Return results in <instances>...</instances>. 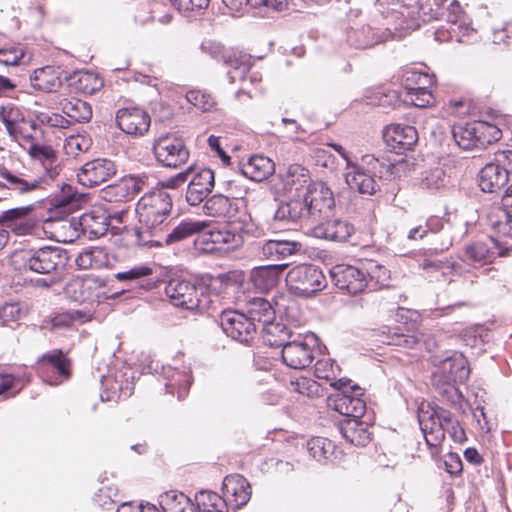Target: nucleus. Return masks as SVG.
Masks as SVG:
<instances>
[{
  "label": "nucleus",
  "instance_id": "obj_1",
  "mask_svg": "<svg viewBox=\"0 0 512 512\" xmlns=\"http://www.w3.org/2000/svg\"><path fill=\"white\" fill-rule=\"evenodd\" d=\"M172 206L170 195L163 189L151 190L139 199L135 209L139 226L134 230L139 245L149 248L162 246L154 237L162 230Z\"/></svg>",
  "mask_w": 512,
  "mask_h": 512
},
{
  "label": "nucleus",
  "instance_id": "obj_2",
  "mask_svg": "<svg viewBox=\"0 0 512 512\" xmlns=\"http://www.w3.org/2000/svg\"><path fill=\"white\" fill-rule=\"evenodd\" d=\"M28 153L42 167L41 175L24 178L13 174L3 166L0 167V176L9 183L8 189L20 194L45 190L61 171L57 153L51 146L32 143Z\"/></svg>",
  "mask_w": 512,
  "mask_h": 512
},
{
  "label": "nucleus",
  "instance_id": "obj_3",
  "mask_svg": "<svg viewBox=\"0 0 512 512\" xmlns=\"http://www.w3.org/2000/svg\"><path fill=\"white\" fill-rule=\"evenodd\" d=\"M331 147L346 161L347 171L344 177L351 190L373 195L380 189L378 179L390 171L391 164L371 154L363 155L359 161H353L341 145L331 144Z\"/></svg>",
  "mask_w": 512,
  "mask_h": 512
},
{
  "label": "nucleus",
  "instance_id": "obj_4",
  "mask_svg": "<svg viewBox=\"0 0 512 512\" xmlns=\"http://www.w3.org/2000/svg\"><path fill=\"white\" fill-rule=\"evenodd\" d=\"M418 419L425 441L432 449V454L438 453V447L443 442L445 433H448L454 442L463 443L466 440L463 427L453 414L446 409L436 407L421 411Z\"/></svg>",
  "mask_w": 512,
  "mask_h": 512
},
{
  "label": "nucleus",
  "instance_id": "obj_5",
  "mask_svg": "<svg viewBox=\"0 0 512 512\" xmlns=\"http://www.w3.org/2000/svg\"><path fill=\"white\" fill-rule=\"evenodd\" d=\"M453 138L463 150L483 149L502 137L501 130L494 124L474 121L453 127Z\"/></svg>",
  "mask_w": 512,
  "mask_h": 512
},
{
  "label": "nucleus",
  "instance_id": "obj_6",
  "mask_svg": "<svg viewBox=\"0 0 512 512\" xmlns=\"http://www.w3.org/2000/svg\"><path fill=\"white\" fill-rule=\"evenodd\" d=\"M512 175V150H498L493 158L479 171L477 181L480 189L486 193L500 191Z\"/></svg>",
  "mask_w": 512,
  "mask_h": 512
},
{
  "label": "nucleus",
  "instance_id": "obj_7",
  "mask_svg": "<svg viewBox=\"0 0 512 512\" xmlns=\"http://www.w3.org/2000/svg\"><path fill=\"white\" fill-rule=\"evenodd\" d=\"M165 293L175 307L186 310H208L217 301L205 295L204 286H196L185 280L169 281Z\"/></svg>",
  "mask_w": 512,
  "mask_h": 512
},
{
  "label": "nucleus",
  "instance_id": "obj_8",
  "mask_svg": "<svg viewBox=\"0 0 512 512\" xmlns=\"http://www.w3.org/2000/svg\"><path fill=\"white\" fill-rule=\"evenodd\" d=\"M286 284L295 295L309 297L326 286L322 270L311 264H301L289 270Z\"/></svg>",
  "mask_w": 512,
  "mask_h": 512
},
{
  "label": "nucleus",
  "instance_id": "obj_9",
  "mask_svg": "<svg viewBox=\"0 0 512 512\" xmlns=\"http://www.w3.org/2000/svg\"><path fill=\"white\" fill-rule=\"evenodd\" d=\"M20 256L26 268L40 274L62 270L68 262L67 252L61 247L46 246L23 252Z\"/></svg>",
  "mask_w": 512,
  "mask_h": 512
},
{
  "label": "nucleus",
  "instance_id": "obj_10",
  "mask_svg": "<svg viewBox=\"0 0 512 512\" xmlns=\"http://www.w3.org/2000/svg\"><path fill=\"white\" fill-rule=\"evenodd\" d=\"M317 337L313 333L298 334L282 348V360L292 369L302 370L314 360Z\"/></svg>",
  "mask_w": 512,
  "mask_h": 512
},
{
  "label": "nucleus",
  "instance_id": "obj_11",
  "mask_svg": "<svg viewBox=\"0 0 512 512\" xmlns=\"http://www.w3.org/2000/svg\"><path fill=\"white\" fill-rule=\"evenodd\" d=\"M331 387L340 391L336 398V410L348 419L361 418L366 410L363 396V389L357 385H352L350 379L340 378L332 382Z\"/></svg>",
  "mask_w": 512,
  "mask_h": 512
},
{
  "label": "nucleus",
  "instance_id": "obj_12",
  "mask_svg": "<svg viewBox=\"0 0 512 512\" xmlns=\"http://www.w3.org/2000/svg\"><path fill=\"white\" fill-rule=\"evenodd\" d=\"M153 152L162 166L174 169L186 164L190 157L183 138L174 134L158 138L153 145Z\"/></svg>",
  "mask_w": 512,
  "mask_h": 512
},
{
  "label": "nucleus",
  "instance_id": "obj_13",
  "mask_svg": "<svg viewBox=\"0 0 512 512\" xmlns=\"http://www.w3.org/2000/svg\"><path fill=\"white\" fill-rule=\"evenodd\" d=\"M312 182L307 168L300 164H291L274 177L272 187L276 194L303 196Z\"/></svg>",
  "mask_w": 512,
  "mask_h": 512
},
{
  "label": "nucleus",
  "instance_id": "obj_14",
  "mask_svg": "<svg viewBox=\"0 0 512 512\" xmlns=\"http://www.w3.org/2000/svg\"><path fill=\"white\" fill-rule=\"evenodd\" d=\"M225 63L229 70L227 72L231 83L240 81L241 88L236 93V98H240L242 94H246L251 98V91L249 87L255 83L260 82L261 77L257 73H250V56L242 53H232L225 58Z\"/></svg>",
  "mask_w": 512,
  "mask_h": 512
},
{
  "label": "nucleus",
  "instance_id": "obj_15",
  "mask_svg": "<svg viewBox=\"0 0 512 512\" xmlns=\"http://www.w3.org/2000/svg\"><path fill=\"white\" fill-rule=\"evenodd\" d=\"M330 277L337 288L350 294L362 292L368 286L365 271L352 265H335L330 270Z\"/></svg>",
  "mask_w": 512,
  "mask_h": 512
},
{
  "label": "nucleus",
  "instance_id": "obj_16",
  "mask_svg": "<svg viewBox=\"0 0 512 512\" xmlns=\"http://www.w3.org/2000/svg\"><path fill=\"white\" fill-rule=\"evenodd\" d=\"M303 197L306 198L312 212L313 222L328 217L335 206L333 192L321 181H313L305 190Z\"/></svg>",
  "mask_w": 512,
  "mask_h": 512
},
{
  "label": "nucleus",
  "instance_id": "obj_17",
  "mask_svg": "<svg viewBox=\"0 0 512 512\" xmlns=\"http://www.w3.org/2000/svg\"><path fill=\"white\" fill-rule=\"evenodd\" d=\"M220 325L224 333L234 340L247 343L256 333V325L252 320L237 311H223L220 316Z\"/></svg>",
  "mask_w": 512,
  "mask_h": 512
},
{
  "label": "nucleus",
  "instance_id": "obj_18",
  "mask_svg": "<svg viewBox=\"0 0 512 512\" xmlns=\"http://www.w3.org/2000/svg\"><path fill=\"white\" fill-rule=\"evenodd\" d=\"M116 174V166L113 161L106 158H98L86 162L77 173L80 184L85 187L98 186Z\"/></svg>",
  "mask_w": 512,
  "mask_h": 512
},
{
  "label": "nucleus",
  "instance_id": "obj_19",
  "mask_svg": "<svg viewBox=\"0 0 512 512\" xmlns=\"http://www.w3.org/2000/svg\"><path fill=\"white\" fill-rule=\"evenodd\" d=\"M469 373L468 362L464 355L454 352L441 361L437 371L433 373V381L434 383H463L468 379Z\"/></svg>",
  "mask_w": 512,
  "mask_h": 512
},
{
  "label": "nucleus",
  "instance_id": "obj_20",
  "mask_svg": "<svg viewBox=\"0 0 512 512\" xmlns=\"http://www.w3.org/2000/svg\"><path fill=\"white\" fill-rule=\"evenodd\" d=\"M275 220L304 224L313 221L312 212L305 197L289 195L287 201L281 202L275 214Z\"/></svg>",
  "mask_w": 512,
  "mask_h": 512
},
{
  "label": "nucleus",
  "instance_id": "obj_21",
  "mask_svg": "<svg viewBox=\"0 0 512 512\" xmlns=\"http://www.w3.org/2000/svg\"><path fill=\"white\" fill-rule=\"evenodd\" d=\"M508 249L499 247L498 242L493 238L484 241H476L467 245L464 249L462 260L469 264L485 265L492 262L496 255L504 257Z\"/></svg>",
  "mask_w": 512,
  "mask_h": 512
},
{
  "label": "nucleus",
  "instance_id": "obj_22",
  "mask_svg": "<svg viewBox=\"0 0 512 512\" xmlns=\"http://www.w3.org/2000/svg\"><path fill=\"white\" fill-rule=\"evenodd\" d=\"M118 127L130 135H143L150 127L149 114L138 107L122 108L116 114Z\"/></svg>",
  "mask_w": 512,
  "mask_h": 512
},
{
  "label": "nucleus",
  "instance_id": "obj_23",
  "mask_svg": "<svg viewBox=\"0 0 512 512\" xmlns=\"http://www.w3.org/2000/svg\"><path fill=\"white\" fill-rule=\"evenodd\" d=\"M384 139L396 153H403L414 147L418 141V133L413 126L392 124L384 130Z\"/></svg>",
  "mask_w": 512,
  "mask_h": 512
},
{
  "label": "nucleus",
  "instance_id": "obj_24",
  "mask_svg": "<svg viewBox=\"0 0 512 512\" xmlns=\"http://www.w3.org/2000/svg\"><path fill=\"white\" fill-rule=\"evenodd\" d=\"M215 183L214 172L209 168H203L195 173L190 180L186 200L189 205L196 206L203 202L211 193Z\"/></svg>",
  "mask_w": 512,
  "mask_h": 512
},
{
  "label": "nucleus",
  "instance_id": "obj_25",
  "mask_svg": "<svg viewBox=\"0 0 512 512\" xmlns=\"http://www.w3.org/2000/svg\"><path fill=\"white\" fill-rule=\"evenodd\" d=\"M199 239L202 243L211 244V247L206 248L209 251L234 250L243 244L242 234L228 228L204 231Z\"/></svg>",
  "mask_w": 512,
  "mask_h": 512
},
{
  "label": "nucleus",
  "instance_id": "obj_26",
  "mask_svg": "<svg viewBox=\"0 0 512 512\" xmlns=\"http://www.w3.org/2000/svg\"><path fill=\"white\" fill-rule=\"evenodd\" d=\"M222 490L226 502H229L235 508H240L247 504L251 497L249 482L239 474L226 476L223 481Z\"/></svg>",
  "mask_w": 512,
  "mask_h": 512
},
{
  "label": "nucleus",
  "instance_id": "obj_27",
  "mask_svg": "<svg viewBox=\"0 0 512 512\" xmlns=\"http://www.w3.org/2000/svg\"><path fill=\"white\" fill-rule=\"evenodd\" d=\"M39 369L44 375L48 372H56L55 379H46L50 385H58L70 375L69 361L61 350H53L43 354L38 361Z\"/></svg>",
  "mask_w": 512,
  "mask_h": 512
},
{
  "label": "nucleus",
  "instance_id": "obj_28",
  "mask_svg": "<svg viewBox=\"0 0 512 512\" xmlns=\"http://www.w3.org/2000/svg\"><path fill=\"white\" fill-rule=\"evenodd\" d=\"M301 249V244L296 241L270 239L261 247V255L264 259L277 262L287 259Z\"/></svg>",
  "mask_w": 512,
  "mask_h": 512
},
{
  "label": "nucleus",
  "instance_id": "obj_29",
  "mask_svg": "<svg viewBox=\"0 0 512 512\" xmlns=\"http://www.w3.org/2000/svg\"><path fill=\"white\" fill-rule=\"evenodd\" d=\"M166 392L177 393L179 400H182L188 393L192 383V376L189 370H177L173 367L163 368Z\"/></svg>",
  "mask_w": 512,
  "mask_h": 512
},
{
  "label": "nucleus",
  "instance_id": "obj_30",
  "mask_svg": "<svg viewBox=\"0 0 512 512\" xmlns=\"http://www.w3.org/2000/svg\"><path fill=\"white\" fill-rule=\"evenodd\" d=\"M274 171V162L263 155H253L246 162L241 164L242 174L256 182L267 179Z\"/></svg>",
  "mask_w": 512,
  "mask_h": 512
},
{
  "label": "nucleus",
  "instance_id": "obj_31",
  "mask_svg": "<svg viewBox=\"0 0 512 512\" xmlns=\"http://www.w3.org/2000/svg\"><path fill=\"white\" fill-rule=\"evenodd\" d=\"M288 264H270L253 269L251 281L261 291H269L274 288Z\"/></svg>",
  "mask_w": 512,
  "mask_h": 512
},
{
  "label": "nucleus",
  "instance_id": "obj_32",
  "mask_svg": "<svg viewBox=\"0 0 512 512\" xmlns=\"http://www.w3.org/2000/svg\"><path fill=\"white\" fill-rule=\"evenodd\" d=\"M60 70L54 66L36 69L30 76L31 86L42 92H53L61 86Z\"/></svg>",
  "mask_w": 512,
  "mask_h": 512
},
{
  "label": "nucleus",
  "instance_id": "obj_33",
  "mask_svg": "<svg viewBox=\"0 0 512 512\" xmlns=\"http://www.w3.org/2000/svg\"><path fill=\"white\" fill-rule=\"evenodd\" d=\"M209 226V221L194 219L182 220L169 234H167L165 244L171 245L186 240L193 235L202 234V232H204Z\"/></svg>",
  "mask_w": 512,
  "mask_h": 512
},
{
  "label": "nucleus",
  "instance_id": "obj_34",
  "mask_svg": "<svg viewBox=\"0 0 512 512\" xmlns=\"http://www.w3.org/2000/svg\"><path fill=\"white\" fill-rule=\"evenodd\" d=\"M342 436L355 446H366L371 440V433L366 423L359 419H345L339 426Z\"/></svg>",
  "mask_w": 512,
  "mask_h": 512
},
{
  "label": "nucleus",
  "instance_id": "obj_35",
  "mask_svg": "<svg viewBox=\"0 0 512 512\" xmlns=\"http://www.w3.org/2000/svg\"><path fill=\"white\" fill-rule=\"evenodd\" d=\"M354 232L353 226L347 221L331 220L315 229V235L332 241H347Z\"/></svg>",
  "mask_w": 512,
  "mask_h": 512
},
{
  "label": "nucleus",
  "instance_id": "obj_36",
  "mask_svg": "<svg viewBox=\"0 0 512 512\" xmlns=\"http://www.w3.org/2000/svg\"><path fill=\"white\" fill-rule=\"evenodd\" d=\"M241 281V274L237 271H230L211 279L209 285L205 287V293H213L218 299L224 298L234 291Z\"/></svg>",
  "mask_w": 512,
  "mask_h": 512
},
{
  "label": "nucleus",
  "instance_id": "obj_37",
  "mask_svg": "<svg viewBox=\"0 0 512 512\" xmlns=\"http://www.w3.org/2000/svg\"><path fill=\"white\" fill-rule=\"evenodd\" d=\"M487 221L499 236L512 238V210L493 206L487 214Z\"/></svg>",
  "mask_w": 512,
  "mask_h": 512
},
{
  "label": "nucleus",
  "instance_id": "obj_38",
  "mask_svg": "<svg viewBox=\"0 0 512 512\" xmlns=\"http://www.w3.org/2000/svg\"><path fill=\"white\" fill-rule=\"evenodd\" d=\"M159 504L163 512H199L186 495L176 491H169L160 495Z\"/></svg>",
  "mask_w": 512,
  "mask_h": 512
},
{
  "label": "nucleus",
  "instance_id": "obj_39",
  "mask_svg": "<svg viewBox=\"0 0 512 512\" xmlns=\"http://www.w3.org/2000/svg\"><path fill=\"white\" fill-rule=\"evenodd\" d=\"M263 340L271 347L283 348L288 342H290L295 336L293 333L282 323L268 322L262 328Z\"/></svg>",
  "mask_w": 512,
  "mask_h": 512
},
{
  "label": "nucleus",
  "instance_id": "obj_40",
  "mask_svg": "<svg viewBox=\"0 0 512 512\" xmlns=\"http://www.w3.org/2000/svg\"><path fill=\"white\" fill-rule=\"evenodd\" d=\"M75 263L79 269H101L108 265L109 257L105 249L93 247L80 252Z\"/></svg>",
  "mask_w": 512,
  "mask_h": 512
},
{
  "label": "nucleus",
  "instance_id": "obj_41",
  "mask_svg": "<svg viewBox=\"0 0 512 512\" xmlns=\"http://www.w3.org/2000/svg\"><path fill=\"white\" fill-rule=\"evenodd\" d=\"M236 211L234 200L222 194L208 198L203 205V212L210 217H227Z\"/></svg>",
  "mask_w": 512,
  "mask_h": 512
},
{
  "label": "nucleus",
  "instance_id": "obj_42",
  "mask_svg": "<svg viewBox=\"0 0 512 512\" xmlns=\"http://www.w3.org/2000/svg\"><path fill=\"white\" fill-rule=\"evenodd\" d=\"M309 454L318 462L326 463L336 459L335 444L324 437H314L307 442Z\"/></svg>",
  "mask_w": 512,
  "mask_h": 512
},
{
  "label": "nucleus",
  "instance_id": "obj_43",
  "mask_svg": "<svg viewBox=\"0 0 512 512\" xmlns=\"http://www.w3.org/2000/svg\"><path fill=\"white\" fill-rule=\"evenodd\" d=\"M60 107L64 114L76 122H87L92 117V109L88 103L81 99L70 98L62 99Z\"/></svg>",
  "mask_w": 512,
  "mask_h": 512
},
{
  "label": "nucleus",
  "instance_id": "obj_44",
  "mask_svg": "<svg viewBox=\"0 0 512 512\" xmlns=\"http://www.w3.org/2000/svg\"><path fill=\"white\" fill-rule=\"evenodd\" d=\"M247 313L253 323L257 321L263 326L274 320L275 316V311L270 302L261 297H255L248 301Z\"/></svg>",
  "mask_w": 512,
  "mask_h": 512
},
{
  "label": "nucleus",
  "instance_id": "obj_45",
  "mask_svg": "<svg viewBox=\"0 0 512 512\" xmlns=\"http://www.w3.org/2000/svg\"><path fill=\"white\" fill-rule=\"evenodd\" d=\"M92 312L89 310H68L56 314L51 319L52 329H66L75 324H84L92 319Z\"/></svg>",
  "mask_w": 512,
  "mask_h": 512
},
{
  "label": "nucleus",
  "instance_id": "obj_46",
  "mask_svg": "<svg viewBox=\"0 0 512 512\" xmlns=\"http://www.w3.org/2000/svg\"><path fill=\"white\" fill-rule=\"evenodd\" d=\"M401 84L404 92L414 91L418 87H431L434 84V77L427 72L408 67L402 71Z\"/></svg>",
  "mask_w": 512,
  "mask_h": 512
},
{
  "label": "nucleus",
  "instance_id": "obj_47",
  "mask_svg": "<svg viewBox=\"0 0 512 512\" xmlns=\"http://www.w3.org/2000/svg\"><path fill=\"white\" fill-rule=\"evenodd\" d=\"M83 231L93 237H100L108 231V218L104 213L91 211L84 213L80 219Z\"/></svg>",
  "mask_w": 512,
  "mask_h": 512
},
{
  "label": "nucleus",
  "instance_id": "obj_48",
  "mask_svg": "<svg viewBox=\"0 0 512 512\" xmlns=\"http://www.w3.org/2000/svg\"><path fill=\"white\" fill-rule=\"evenodd\" d=\"M199 512H228L226 500L213 491H200L195 495Z\"/></svg>",
  "mask_w": 512,
  "mask_h": 512
},
{
  "label": "nucleus",
  "instance_id": "obj_49",
  "mask_svg": "<svg viewBox=\"0 0 512 512\" xmlns=\"http://www.w3.org/2000/svg\"><path fill=\"white\" fill-rule=\"evenodd\" d=\"M95 283L90 280L76 279L71 281L65 289V292L69 298L76 302H93L95 301L96 295L93 290Z\"/></svg>",
  "mask_w": 512,
  "mask_h": 512
},
{
  "label": "nucleus",
  "instance_id": "obj_50",
  "mask_svg": "<svg viewBox=\"0 0 512 512\" xmlns=\"http://www.w3.org/2000/svg\"><path fill=\"white\" fill-rule=\"evenodd\" d=\"M447 183L445 171L439 166L423 171L419 180V186L429 191L444 188Z\"/></svg>",
  "mask_w": 512,
  "mask_h": 512
},
{
  "label": "nucleus",
  "instance_id": "obj_51",
  "mask_svg": "<svg viewBox=\"0 0 512 512\" xmlns=\"http://www.w3.org/2000/svg\"><path fill=\"white\" fill-rule=\"evenodd\" d=\"M75 88L86 95H92L103 86V80L95 73L85 71L76 75Z\"/></svg>",
  "mask_w": 512,
  "mask_h": 512
},
{
  "label": "nucleus",
  "instance_id": "obj_52",
  "mask_svg": "<svg viewBox=\"0 0 512 512\" xmlns=\"http://www.w3.org/2000/svg\"><path fill=\"white\" fill-rule=\"evenodd\" d=\"M348 42L358 49H366L378 43V39L370 26H362L360 29L349 31Z\"/></svg>",
  "mask_w": 512,
  "mask_h": 512
},
{
  "label": "nucleus",
  "instance_id": "obj_53",
  "mask_svg": "<svg viewBox=\"0 0 512 512\" xmlns=\"http://www.w3.org/2000/svg\"><path fill=\"white\" fill-rule=\"evenodd\" d=\"M26 117L25 112L12 103L0 106V120L7 132L13 130Z\"/></svg>",
  "mask_w": 512,
  "mask_h": 512
},
{
  "label": "nucleus",
  "instance_id": "obj_54",
  "mask_svg": "<svg viewBox=\"0 0 512 512\" xmlns=\"http://www.w3.org/2000/svg\"><path fill=\"white\" fill-rule=\"evenodd\" d=\"M121 180L129 196V200L133 199L138 193L150 186V177L145 173L127 175Z\"/></svg>",
  "mask_w": 512,
  "mask_h": 512
},
{
  "label": "nucleus",
  "instance_id": "obj_55",
  "mask_svg": "<svg viewBox=\"0 0 512 512\" xmlns=\"http://www.w3.org/2000/svg\"><path fill=\"white\" fill-rule=\"evenodd\" d=\"M364 271L368 279V289L376 290L386 285L389 275L388 270L384 266L371 262Z\"/></svg>",
  "mask_w": 512,
  "mask_h": 512
},
{
  "label": "nucleus",
  "instance_id": "obj_56",
  "mask_svg": "<svg viewBox=\"0 0 512 512\" xmlns=\"http://www.w3.org/2000/svg\"><path fill=\"white\" fill-rule=\"evenodd\" d=\"M36 132V122L24 117V119L8 134L17 142L32 143Z\"/></svg>",
  "mask_w": 512,
  "mask_h": 512
},
{
  "label": "nucleus",
  "instance_id": "obj_57",
  "mask_svg": "<svg viewBox=\"0 0 512 512\" xmlns=\"http://www.w3.org/2000/svg\"><path fill=\"white\" fill-rule=\"evenodd\" d=\"M92 140L89 136L83 134L70 135L66 137L64 150L67 155L77 156L82 152H86L91 147Z\"/></svg>",
  "mask_w": 512,
  "mask_h": 512
},
{
  "label": "nucleus",
  "instance_id": "obj_58",
  "mask_svg": "<svg viewBox=\"0 0 512 512\" xmlns=\"http://www.w3.org/2000/svg\"><path fill=\"white\" fill-rule=\"evenodd\" d=\"M430 87H418L417 90L407 91L401 94L403 101L415 107L424 108L433 102Z\"/></svg>",
  "mask_w": 512,
  "mask_h": 512
},
{
  "label": "nucleus",
  "instance_id": "obj_59",
  "mask_svg": "<svg viewBox=\"0 0 512 512\" xmlns=\"http://www.w3.org/2000/svg\"><path fill=\"white\" fill-rule=\"evenodd\" d=\"M421 339L416 335L404 334L399 332V329H395L392 333L386 336L383 343L387 345H393L405 349H413L420 345Z\"/></svg>",
  "mask_w": 512,
  "mask_h": 512
},
{
  "label": "nucleus",
  "instance_id": "obj_60",
  "mask_svg": "<svg viewBox=\"0 0 512 512\" xmlns=\"http://www.w3.org/2000/svg\"><path fill=\"white\" fill-rule=\"evenodd\" d=\"M25 51L20 46L0 48V65L4 67H16L24 62Z\"/></svg>",
  "mask_w": 512,
  "mask_h": 512
},
{
  "label": "nucleus",
  "instance_id": "obj_61",
  "mask_svg": "<svg viewBox=\"0 0 512 512\" xmlns=\"http://www.w3.org/2000/svg\"><path fill=\"white\" fill-rule=\"evenodd\" d=\"M186 99L201 111H210L216 104L214 98L202 90H189L186 93Z\"/></svg>",
  "mask_w": 512,
  "mask_h": 512
},
{
  "label": "nucleus",
  "instance_id": "obj_62",
  "mask_svg": "<svg viewBox=\"0 0 512 512\" xmlns=\"http://www.w3.org/2000/svg\"><path fill=\"white\" fill-rule=\"evenodd\" d=\"M337 371H339V367L330 358L319 359L315 364V376L329 381L330 385L338 380L336 379Z\"/></svg>",
  "mask_w": 512,
  "mask_h": 512
},
{
  "label": "nucleus",
  "instance_id": "obj_63",
  "mask_svg": "<svg viewBox=\"0 0 512 512\" xmlns=\"http://www.w3.org/2000/svg\"><path fill=\"white\" fill-rule=\"evenodd\" d=\"M101 197L107 202L129 201V196L125 190L122 180L115 184L108 185L104 189H102Z\"/></svg>",
  "mask_w": 512,
  "mask_h": 512
},
{
  "label": "nucleus",
  "instance_id": "obj_64",
  "mask_svg": "<svg viewBox=\"0 0 512 512\" xmlns=\"http://www.w3.org/2000/svg\"><path fill=\"white\" fill-rule=\"evenodd\" d=\"M153 273L152 268L147 265H137L131 269L115 274V278L121 282H135L148 277Z\"/></svg>",
  "mask_w": 512,
  "mask_h": 512
}]
</instances>
